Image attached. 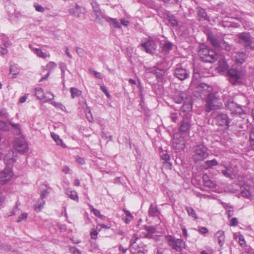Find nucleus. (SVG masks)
Wrapping results in <instances>:
<instances>
[{
  "mask_svg": "<svg viewBox=\"0 0 254 254\" xmlns=\"http://www.w3.org/2000/svg\"><path fill=\"white\" fill-rule=\"evenodd\" d=\"M238 224V221L236 218L234 217L231 219L230 222V226H236Z\"/></svg>",
  "mask_w": 254,
  "mask_h": 254,
  "instance_id": "nucleus-52",
  "label": "nucleus"
},
{
  "mask_svg": "<svg viewBox=\"0 0 254 254\" xmlns=\"http://www.w3.org/2000/svg\"><path fill=\"white\" fill-rule=\"evenodd\" d=\"M218 165V162L215 159L211 160H207L204 162V167L206 169L211 168Z\"/></svg>",
  "mask_w": 254,
  "mask_h": 254,
  "instance_id": "nucleus-30",
  "label": "nucleus"
},
{
  "mask_svg": "<svg viewBox=\"0 0 254 254\" xmlns=\"http://www.w3.org/2000/svg\"><path fill=\"white\" fill-rule=\"evenodd\" d=\"M2 250H4L5 251L11 252H15L16 251L15 249L12 248L10 245L6 243H3Z\"/></svg>",
  "mask_w": 254,
  "mask_h": 254,
  "instance_id": "nucleus-40",
  "label": "nucleus"
},
{
  "mask_svg": "<svg viewBox=\"0 0 254 254\" xmlns=\"http://www.w3.org/2000/svg\"><path fill=\"white\" fill-rule=\"evenodd\" d=\"M35 9L37 11H39V12H44L45 11V9L44 7H43L42 6L39 5V4H35Z\"/></svg>",
  "mask_w": 254,
  "mask_h": 254,
  "instance_id": "nucleus-61",
  "label": "nucleus"
},
{
  "mask_svg": "<svg viewBox=\"0 0 254 254\" xmlns=\"http://www.w3.org/2000/svg\"><path fill=\"white\" fill-rule=\"evenodd\" d=\"M51 95V97H48L47 96L44 95L43 90L41 88H36L35 92V95L37 97V98L39 99H43L45 102H47L51 100H52L54 97V95L53 93L49 92Z\"/></svg>",
  "mask_w": 254,
  "mask_h": 254,
  "instance_id": "nucleus-15",
  "label": "nucleus"
},
{
  "mask_svg": "<svg viewBox=\"0 0 254 254\" xmlns=\"http://www.w3.org/2000/svg\"><path fill=\"white\" fill-rule=\"evenodd\" d=\"M218 100L219 99L216 97L214 94L212 93L208 94L205 99V111L209 113L212 110L219 109L222 104H218Z\"/></svg>",
  "mask_w": 254,
  "mask_h": 254,
  "instance_id": "nucleus-3",
  "label": "nucleus"
},
{
  "mask_svg": "<svg viewBox=\"0 0 254 254\" xmlns=\"http://www.w3.org/2000/svg\"><path fill=\"white\" fill-rule=\"evenodd\" d=\"M13 147L18 152L24 153L28 150V145L22 137L16 138L13 141Z\"/></svg>",
  "mask_w": 254,
  "mask_h": 254,
  "instance_id": "nucleus-5",
  "label": "nucleus"
},
{
  "mask_svg": "<svg viewBox=\"0 0 254 254\" xmlns=\"http://www.w3.org/2000/svg\"><path fill=\"white\" fill-rule=\"evenodd\" d=\"M207 36L208 40L213 47L220 48L221 46L222 39H217L211 32H208Z\"/></svg>",
  "mask_w": 254,
  "mask_h": 254,
  "instance_id": "nucleus-14",
  "label": "nucleus"
},
{
  "mask_svg": "<svg viewBox=\"0 0 254 254\" xmlns=\"http://www.w3.org/2000/svg\"><path fill=\"white\" fill-rule=\"evenodd\" d=\"M98 235V232L96 230H93L91 233L90 235L92 239H96Z\"/></svg>",
  "mask_w": 254,
  "mask_h": 254,
  "instance_id": "nucleus-60",
  "label": "nucleus"
},
{
  "mask_svg": "<svg viewBox=\"0 0 254 254\" xmlns=\"http://www.w3.org/2000/svg\"><path fill=\"white\" fill-rule=\"evenodd\" d=\"M208 156V149L203 144H196L193 147L192 158L195 162L203 160Z\"/></svg>",
  "mask_w": 254,
  "mask_h": 254,
  "instance_id": "nucleus-2",
  "label": "nucleus"
},
{
  "mask_svg": "<svg viewBox=\"0 0 254 254\" xmlns=\"http://www.w3.org/2000/svg\"><path fill=\"white\" fill-rule=\"evenodd\" d=\"M174 76L181 80H185L189 76V72L182 67H177L174 73Z\"/></svg>",
  "mask_w": 254,
  "mask_h": 254,
  "instance_id": "nucleus-13",
  "label": "nucleus"
},
{
  "mask_svg": "<svg viewBox=\"0 0 254 254\" xmlns=\"http://www.w3.org/2000/svg\"><path fill=\"white\" fill-rule=\"evenodd\" d=\"M91 5L92 7L93 11L94 13L96 19H100L103 17L102 12L100 9V5L96 0H93L91 2Z\"/></svg>",
  "mask_w": 254,
  "mask_h": 254,
  "instance_id": "nucleus-16",
  "label": "nucleus"
},
{
  "mask_svg": "<svg viewBox=\"0 0 254 254\" xmlns=\"http://www.w3.org/2000/svg\"><path fill=\"white\" fill-rule=\"evenodd\" d=\"M76 52L77 54L81 57H83L85 55V51L81 48L76 47Z\"/></svg>",
  "mask_w": 254,
  "mask_h": 254,
  "instance_id": "nucleus-48",
  "label": "nucleus"
},
{
  "mask_svg": "<svg viewBox=\"0 0 254 254\" xmlns=\"http://www.w3.org/2000/svg\"><path fill=\"white\" fill-rule=\"evenodd\" d=\"M250 139L253 144H254V128H253L250 134Z\"/></svg>",
  "mask_w": 254,
  "mask_h": 254,
  "instance_id": "nucleus-62",
  "label": "nucleus"
},
{
  "mask_svg": "<svg viewBox=\"0 0 254 254\" xmlns=\"http://www.w3.org/2000/svg\"><path fill=\"white\" fill-rule=\"evenodd\" d=\"M216 236L217 237L218 244L222 246L225 240L224 232L222 231H219L216 233Z\"/></svg>",
  "mask_w": 254,
  "mask_h": 254,
  "instance_id": "nucleus-29",
  "label": "nucleus"
},
{
  "mask_svg": "<svg viewBox=\"0 0 254 254\" xmlns=\"http://www.w3.org/2000/svg\"><path fill=\"white\" fill-rule=\"evenodd\" d=\"M235 55L233 57L235 59V61L238 64H242L244 63L247 57L246 54L244 52H238L235 53Z\"/></svg>",
  "mask_w": 254,
  "mask_h": 254,
  "instance_id": "nucleus-19",
  "label": "nucleus"
},
{
  "mask_svg": "<svg viewBox=\"0 0 254 254\" xmlns=\"http://www.w3.org/2000/svg\"><path fill=\"white\" fill-rule=\"evenodd\" d=\"M191 108L192 104L190 102H184L182 106L181 110L188 115V113L191 110Z\"/></svg>",
  "mask_w": 254,
  "mask_h": 254,
  "instance_id": "nucleus-28",
  "label": "nucleus"
},
{
  "mask_svg": "<svg viewBox=\"0 0 254 254\" xmlns=\"http://www.w3.org/2000/svg\"><path fill=\"white\" fill-rule=\"evenodd\" d=\"M238 38V43L242 44L245 47L250 46L252 43V40L250 34L247 32L240 33L236 36Z\"/></svg>",
  "mask_w": 254,
  "mask_h": 254,
  "instance_id": "nucleus-8",
  "label": "nucleus"
},
{
  "mask_svg": "<svg viewBox=\"0 0 254 254\" xmlns=\"http://www.w3.org/2000/svg\"><path fill=\"white\" fill-rule=\"evenodd\" d=\"M160 213L157 206L153 204H151L148 211V214L150 216L154 217L157 216Z\"/></svg>",
  "mask_w": 254,
  "mask_h": 254,
  "instance_id": "nucleus-22",
  "label": "nucleus"
},
{
  "mask_svg": "<svg viewBox=\"0 0 254 254\" xmlns=\"http://www.w3.org/2000/svg\"><path fill=\"white\" fill-rule=\"evenodd\" d=\"M12 175L13 173L11 168L7 167V168L0 173V184L3 185L10 181Z\"/></svg>",
  "mask_w": 254,
  "mask_h": 254,
  "instance_id": "nucleus-10",
  "label": "nucleus"
},
{
  "mask_svg": "<svg viewBox=\"0 0 254 254\" xmlns=\"http://www.w3.org/2000/svg\"><path fill=\"white\" fill-rule=\"evenodd\" d=\"M203 181L205 186L208 188H213L215 184L210 180L208 175L204 174L202 176Z\"/></svg>",
  "mask_w": 254,
  "mask_h": 254,
  "instance_id": "nucleus-20",
  "label": "nucleus"
},
{
  "mask_svg": "<svg viewBox=\"0 0 254 254\" xmlns=\"http://www.w3.org/2000/svg\"><path fill=\"white\" fill-rule=\"evenodd\" d=\"M145 230L147 233L145 235V237L148 238H151L152 234L156 232V229L153 226H146Z\"/></svg>",
  "mask_w": 254,
  "mask_h": 254,
  "instance_id": "nucleus-27",
  "label": "nucleus"
},
{
  "mask_svg": "<svg viewBox=\"0 0 254 254\" xmlns=\"http://www.w3.org/2000/svg\"><path fill=\"white\" fill-rule=\"evenodd\" d=\"M56 142L58 145L61 146L63 148L66 147L65 144L63 142L62 139L60 138Z\"/></svg>",
  "mask_w": 254,
  "mask_h": 254,
  "instance_id": "nucleus-55",
  "label": "nucleus"
},
{
  "mask_svg": "<svg viewBox=\"0 0 254 254\" xmlns=\"http://www.w3.org/2000/svg\"><path fill=\"white\" fill-rule=\"evenodd\" d=\"M198 231L201 234H206L208 232V230L206 227H201L198 229Z\"/></svg>",
  "mask_w": 254,
  "mask_h": 254,
  "instance_id": "nucleus-63",
  "label": "nucleus"
},
{
  "mask_svg": "<svg viewBox=\"0 0 254 254\" xmlns=\"http://www.w3.org/2000/svg\"><path fill=\"white\" fill-rule=\"evenodd\" d=\"M186 209L190 216H191L195 219L197 218V216L195 212V211L192 208L190 207H186Z\"/></svg>",
  "mask_w": 254,
  "mask_h": 254,
  "instance_id": "nucleus-35",
  "label": "nucleus"
},
{
  "mask_svg": "<svg viewBox=\"0 0 254 254\" xmlns=\"http://www.w3.org/2000/svg\"><path fill=\"white\" fill-rule=\"evenodd\" d=\"M106 20L107 22L109 23L111 26H112L116 28H121V26L116 18H113L108 17L106 18Z\"/></svg>",
  "mask_w": 254,
  "mask_h": 254,
  "instance_id": "nucleus-21",
  "label": "nucleus"
},
{
  "mask_svg": "<svg viewBox=\"0 0 254 254\" xmlns=\"http://www.w3.org/2000/svg\"><path fill=\"white\" fill-rule=\"evenodd\" d=\"M65 193L71 199L78 201V197L76 191L75 190H71L69 189L65 190Z\"/></svg>",
  "mask_w": 254,
  "mask_h": 254,
  "instance_id": "nucleus-24",
  "label": "nucleus"
},
{
  "mask_svg": "<svg viewBox=\"0 0 254 254\" xmlns=\"http://www.w3.org/2000/svg\"><path fill=\"white\" fill-rule=\"evenodd\" d=\"M197 15L199 17V20H205L207 19V13L204 9L201 7L197 8Z\"/></svg>",
  "mask_w": 254,
  "mask_h": 254,
  "instance_id": "nucleus-23",
  "label": "nucleus"
},
{
  "mask_svg": "<svg viewBox=\"0 0 254 254\" xmlns=\"http://www.w3.org/2000/svg\"><path fill=\"white\" fill-rule=\"evenodd\" d=\"M57 66V64L53 62H49L46 66H43V70H48V71H50L54 69L55 67Z\"/></svg>",
  "mask_w": 254,
  "mask_h": 254,
  "instance_id": "nucleus-32",
  "label": "nucleus"
},
{
  "mask_svg": "<svg viewBox=\"0 0 254 254\" xmlns=\"http://www.w3.org/2000/svg\"><path fill=\"white\" fill-rule=\"evenodd\" d=\"M101 90L106 94V95L109 98L110 95L108 91L107 88L105 86H101L100 87Z\"/></svg>",
  "mask_w": 254,
  "mask_h": 254,
  "instance_id": "nucleus-58",
  "label": "nucleus"
},
{
  "mask_svg": "<svg viewBox=\"0 0 254 254\" xmlns=\"http://www.w3.org/2000/svg\"><path fill=\"white\" fill-rule=\"evenodd\" d=\"M0 128L4 131H8L9 130L8 125H7L6 123L2 121H0Z\"/></svg>",
  "mask_w": 254,
  "mask_h": 254,
  "instance_id": "nucleus-45",
  "label": "nucleus"
},
{
  "mask_svg": "<svg viewBox=\"0 0 254 254\" xmlns=\"http://www.w3.org/2000/svg\"><path fill=\"white\" fill-rule=\"evenodd\" d=\"M172 46L173 45L171 42H166L163 45L162 50L164 52H168L172 49Z\"/></svg>",
  "mask_w": 254,
  "mask_h": 254,
  "instance_id": "nucleus-37",
  "label": "nucleus"
},
{
  "mask_svg": "<svg viewBox=\"0 0 254 254\" xmlns=\"http://www.w3.org/2000/svg\"><path fill=\"white\" fill-rule=\"evenodd\" d=\"M186 115L183 116V120L182 121L179 128V131L182 133H188L191 127V121L190 117L184 118Z\"/></svg>",
  "mask_w": 254,
  "mask_h": 254,
  "instance_id": "nucleus-9",
  "label": "nucleus"
},
{
  "mask_svg": "<svg viewBox=\"0 0 254 254\" xmlns=\"http://www.w3.org/2000/svg\"><path fill=\"white\" fill-rule=\"evenodd\" d=\"M242 195L247 198H250L252 195L251 188L248 185H244L241 187Z\"/></svg>",
  "mask_w": 254,
  "mask_h": 254,
  "instance_id": "nucleus-18",
  "label": "nucleus"
},
{
  "mask_svg": "<svg viewBox=\"0 0 254 254\" xmlns=\"http://www.w3.org/2000/svg\"><path fill=\"white\" fill-rule=\"evenodd\" d=\"M69 251L72 254H81L80 251L74 247H69Z\"/></svg>",
  "mask_w": 254,
  "mask_h": 254,
  "instance_id": "nucleus-46",
  "label": "nucleus"
},
{
  "mask_svg": "<svg viewBox=\"0 0 254 254\" xmlns=\"http://www.w3.org/2000/svg\"><path fill=\"white\" fill-rule=\"evenodd\" d=\"M168 20L169 23L173 26H177L178 24V20L173 15L168 16Z\"/></svg>",
  "mask_w": 254,
  "mask_h": 254,
  "instance_id": "nucleus-39",
  "label": "nucleus"
},
{
  "mask_svg": "<svg viewBox=\"0 0 254 254\" xmlns=\"http://www.w3.org/2000/svg\"><path fill=\"white\" fill-rule=\"evenodd\" d=\"M10 73H13V74L14 75H16L17 74H18L19 71L18 70V69H17L16 67H14V65H10Z\"/></svg>",
  "mask_w": 254,
  "mask_h": 254,
  "instance_id": "nucleus-51",
  "label": "nucleus"
},
{
  "mask_svg": "<svg viewBox=\"0 0 254 254\" xmlns=\"http://www.w3.org/2000/svg\"><path fill=\"white\" fill-rule=\"evenodd\" d=\"M227 74L230 82L233 85L239 83V80L242 76L241 71L234 68L230 69Z\"/></svg>",
  "mask_w": 254,
  "mask_h": 254,
  "instance_id": "nucleus-7",
  "label": "nucleus"
},
{
  "mask_svg": "<svg viewBox=\"0 0 254 254\" xmlns=\"http://www.w3.org/2000/svg\"><path fill=\"white\" fill-rule=\"evenodd\" d=\"M174 100L177 103H181L184 101V96L182 94L176 95L174 97Z\"/></svg>",
  "mask_w": 254,
  "mask_h": 254,
  "instance_id": "nucleus-42",
  "label": "nucleus"
},
{
  "mask_svg": "<svg viewBox=\"0 0 254 254\" xmlns=\"http://www.w3.org/2000/svg\"><path fill=\"white\" fill-rule=\"evenodd\" d=\"M8 123L11 127L15 129L17 133L20 132V125L19 124H14L10 121H9Z\"/></svg>",
  "mask_w": 254,
  "mask_h": 254,
  "instance_id": "nucleus-41",
  "label": "nucleus"
},
{
  "mask_svg": "<svg viewBox=\"0 0 254 254\" xmlns=\"http://www.w3.org/2000/svg\"><path fill=\"white\" fill-rule=\"evenodd\" d=\"M8 53L7 50L5 48L0 47V55H4Z\"/></svg>",
  "mask_w": 254,
  "mask_h": 254,
  "instance_id": "nucleus-64",
  "label": "nucleus"
},
{
  "mask_svg": "<svg viewBox=\"0 0 254 254\" xmlns=\"http://www.w3.org/2000/svg\"><path fill=\"white\" fill-rule=\"evenodd\" d=\"M45 204V201L42 200V201L40 202H37L35 205V210L36 211H41V209L43 207L44 205Z\"/></svg>",
  "mask_w": 254,
  "mask_h": 254,
  "instance_id": "nucleus-43",
  "label": "nucleus"
},
{
  "mask_svg": "<svg viewBox=\"0 0 254 254\" xmlns=\"http://www.w3.org/2000/svg\"><path fill=\"white\" fill-rule=\"evenodd\" d=\"M4 162L7 166L10 167L15 161L14 158V152L11 150L9 151L4 157Z\"/></svg>",
  "mask_w": 254,
  "mask_h": 254,
  "instance_id": "nucleus-17",
  "label": "nucleus"
},
{
  "mask_svg": "<svg viewBox=\"0 0 254 254\" xmlns=\"http://www.w3.org/2000/svg\"><path fill=\"white\" fill-rule=\"evenodd\" d=\"M169 245L173 249L178 252H181L185 248V242L181 239H175L171 235L166 237Z\"/></svg>",
  "mask_w": 254,
  "mask_h": 254,
  "instance_id": "nucleus-4",
  "label": "nucleus"
},
{
  "mask_svg": "<svg viewBox=\"0 0 254 254\" xmlns=\"http://www.w3.org/2000/svg\"><path fill=\"white\" fill-rule=\"evenodd\" d=\"M212 90V88L204 83H199L195 88L194 92H196L201 98L206 97Z\"/></svg>",
  "mask_w": 254,
  "mask_h": 254,
  "instance_id": "nucleus-6",
  "label": "nucleus"
},
{
  "mask_svg": "<svg viewBox=\"0 0 254 254\" xmlns=\"http://www.w3.org/2000/svg\"><path fill=\"white\" fill-rule=\"evenodd\" d=\"M70 90L72 98L79 97L82 95V91L76 88L71 87Z\"/></svg>",
  "mask_w": 254,
  "mask_h": 254,
  "instance_id": "nucleus-25",
  "label": "nucleus"
},
{
  "mask_svg": "<svg viewBox=\"0 0 254 254\" xmlns=\"http://www.w3.org/2000/svg\"><path fill=\"white\" fill-rule=\"evenodd\" d=\"M184 139L183 138H181L180 141L178 142L177 139L174 137L173 141V146L176 149H180L182 147V146L184 145Z\"/></svg>",
  "mask_w": 254,
  "mask_h": 254,
  "instance_id": "nucleus-31",
  "label": "nucleus"
},
{
  "mask_svg": "<svg viewBox=\"0 0 254 254\" xmlns=\"http://www.w3.org/2000/svg\"><path fill=\"white\" fill-rule=\"evenodd\" d=\"M232 45L228 44L227 42L222 40L221 46L220 47V49H224L226 51H230L232 49Z\"/></svg>",
  "mask_w": 254,
  "mask_h": 254,
  "instance_id": "nucleus-34",
  "label": "nucleus"
},
{
  "mask_svg": "<svg viewBox=\"0 0 254 254\" xmlns=\"http://www.w3.org/2000/svg\"><path fill=\"white\" fill-rule=\"evenodd\" d=\"M198 54L204 62L214 63L218 58L216 52L207 47H201L199 50Z\"/></svg>",
  "mask_w": 254,
  "mask_h": 254,
  "instance_id": "nucleus-1",
  "label": "nucleus"
},
{
  "mask_svg": "<svg viewBox=\"0 0 254 254\" xmlns=\"http://www.w3.org/2000/svg\"><path fill=\"white\" fill-rule=\"evenodd\" d=\"M239 243L240 246H244L245 244V241L243 236L240 235L239 237Z\"/></svg>",
  "mask_w": 254,
  "mask_h": 254,
  "instance_id": "nucleus-57",
  "label": "nucleus"
},
{
  "mask_svg": "<svg viewBox=\"0 0 254 254\" xmlns=\"http://www.w3.org/2000/svg\"><path fill=\"white\" fill-rule=\"evenodd\" d=\"M143 47L145 51L150 54H153L156 49V44L154 40L151 39H148L145 42L140 44Z\"/></svg>",
  "mask_w": 254,
  "mask_h": 254,
  "instance_id": "nucleus-11",
  "label": "nucleus"
},
{
  "mask_svg": "<svg viewBox=\"0 0 254 254\" xmlns=\"http://www.w3.org/2000/svg\"><path fill=\"white\" fill-rule=\"evenodd\" d=\"M170 118L174 122H176L178 119V116L177 113H172L170 115Z\"/></svg>",
  "mask_w": 254,
  "mask_h": 254,
  "instance_id": "nucleus-56",
  "label": "nucleus"
},
{
  "mask_svg": "<svg viewBox=\"0 0 254 254\" xmlns=\"http://www.w3.org/2000/svg\"><path fill=\"white\" fill-rule=\"evenodd\" d=\"M138 240V238L137 237V235L134 234L133 236V237L131 238V239L130 241V248H134V244L136 243V241Z\"/></svg>",
  "mask_w": 254,
  "mask_h": 254,
  "instance_id": "nucleus-47",
  "label": "nucleus"
},
{
  "mask_svg": "<svg viewBox=\"0 0 254 254\" xmlns=\"http://www.w3.org/2000/svg\"><path fill=\"white\" fill-rule=\"evenodd\" d=\"M227 108L229 109L230 110L232 111V112H234L237 106H238L235 103H234L233 101H231L230 102H228L226 105Z\"/></svg>",
  "mask_w": 254,
  "mask_h": 254,
  "instance_id": "nucleus-44",
  "label": "nucleus"
},
{
  "mask_svg": "<svg viewBox=\"0 0 254 254\" xmlns=\"http://www.w3.org/2000/svg\"><path fill=\"white\" fill-rule=\"evenodd\" d=\"M199 77H200L199 73L197 71H196V69H194V70L193 75V80H192V81L191 83V86H192L194 84L193 80L194 79H198L199 78Z\"/></svg>",
  "mask_w": 254,
  "mask_h": 254,
  "instance_id": "nucleus-50",
  "label": "nucleus"
},
{
  "mask_svg": "<svg viewBox=\"0 0 254 254\" xmlns=\"http://www.w3.org/2000/svg\"><path fill=\"white\" fill-rule=\"evenodd\" d=\"M69 12L71 14L79 17L81 13V7L77 4H76L75 8L70 9Z\"/></svg>",
  "mask_w": 254,
  "mask_h": 254,
  "instance_id": "nucleus-26",
  "label": "nucleus"
},
{
  "mask_svg": "<svg viewBox=\"0 0 254 254\" xmlns=\"http://www.w3.org/2000/svg\"><path fill=\"white\" fill-rule=\"evenodd\" d=\"M51 104L55 106L56 108L61 109L62 110H64V108H65L64 106H63L61 103L53 101L51 102Z\"/></svg>",
  "mask_w": 254,
  "mask_h": 254,
  "instance_id": "nucleus-49",
  "label": "nucleus"
},
{
  "mask_svg": "<svg viewBox=\"0 0 254 254\" xmlns=\"http://www.w3.org/2000/svg\"><path fill=\"white\" fill-rule=\"evenodd\" d=\"M222 173L226 177L230 178L231 179H233L232 171L230 169H226L225 170H222Z\"/></svg>",
  "mask_w": 254,
  "mask_h": 254,
  "instance_id": "nucleus-38",
  "label": "nucleus"
},
{
  "mask_svg": "<svg viewBox=\"0 0 254 254\" xmlns=\"http://www.w3.org/2000/svg\"><path fill=\"white\" fill-rule=\"evenodd\" d=\"M49 193V191L48 190V189L46 188L44 189L41 193V198L43 199L45 198L48 194Z\"/></svg>",
  "mask_w": 254,
  "mask_h": 254,
  "instance_id": "nucleus-54",
  "label": "nucleus"
},
{
  "mask_svg": "<svg viewBox=\"0 0 254 254\" xmlns=\"http://www.w3.org/2000/svg\"><path fill=\"white\" fill-rule=\"evenodd\" d=\"M161 157L162 160L165 161L166 164H168L169 166H171V164L169 162L170 160V155L167 154L166 152H163L161 154Z\"/></svg>",
  "mask_w": 254,
  "mask_h": 254,
  "instance_id": "nucleus-36",
  "label": "nucleus"
},
{
  "mask_svg": "<svg viewBox=\"0 0 254 254\" xmlns=\"http://www.w3.org/2000/svg\"><path fill=\"white\" fill-rule=\"evenodd\" d=\"M216 124L219 126H228L229 122L227 115L222 113H218L215 117Z\"/></svg>",
  "mask_w": 254,
  "mask_h": 254,
  "instance_id": "nucleus-12",
  "label": "nucleus"
},
{
  "mask_svg": "<svg viewBox=\"0 0 254 254\" xmlns=\"http://www.w3.org/2000/svg\"><path fill=\"white\" fill-rule=\"evenodd\" d=\"M34 53H36L38 57L43 59L50 57V55H47V54L43 52V51L40 49L35 48L34 49Z\"/></svg>",
  "mask_w": 254,
  "mask_h": 254,
  "instance_id": "nucleus-33",
  "label": "nucleus"
},
{
  "mask_svg": "<svg viewBox=\"0 0 254 254\" xmlns=\"http://www.w3.org/2000/svg\"><path fill=\"white\" fill-rule=\"evenodd\" d=\"M90 208L92 210V211L93 212V213L98 217H102V215L100 214V211L93 208L92 206L90 207Z\"/></svg>",
  "mask_w": 254,
  "mask_h": 254,
  "instance_id": "nucleus-53",
  "label": "nucleus"
},
{
  "mask_svg": "<svg viewBox=\"0 0 254 254\" xmlns=\"http://www.w3.org/2000/svg\"><path fill=\"white\" fill-rule=\"evenodd\" d=\"M27 214L26 213H23L19 217L17 222L18 223L21 222L22 220H25L27 218Z\"/></svg>",
  "mask_w": 254,
  "mask_h": 254,
  "instance_id": "nucleus-59",
  "label": "nucleus"
}]
</instances>
